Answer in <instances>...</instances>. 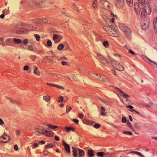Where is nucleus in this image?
I'll return each mask as SVG.
<instances>
[{
	"label": "nucleus",
	"mask_w": 157,
	"mask_h": 157,
	"mask_svg": "<svg viewBox=\"0 0 157 157\" xmlns=\"http://www.w3.org/2000/svg\"><path fill=\"white\" fill-rule=\"evenodd\" d=\"M138 1L139 3L144 6V8H140L138 4L137 3L135 6V11L137 15H138L140 14L142 18H144L145 17V14L149 15L151 13V0H138Z\"/></svg>",
	"instance_id": "nucleus-1"
},
{
	"label": "nucleus",
	"mask_w": 157,
	"mask_h": 157,
	"mask_svg": "<svg viewBox=\"0 0 157 157\" xmlns=\"http://www.w3.org/2000/svg\"><path fill=\"white\" fill-rule=\"evenodd\" d=\"M36 26H37V24L36 23L35 20L34 23L30 25L26 24H23L21 23L15 25L12 27V30L17 34H25L27 33L29 31L27 28H29L30 30H33V29H34Z\"/></svg>",
	"instance_id": "nucleus-2"
},
{
	"label": "nucleus",
	"mask_w": 157,
	"mask_h": 157,
	"mask_svg": "<svg viewBox=\"0 0 157 157\" xmlns=\"http://www.w3.org/2000/svg\"><path fill=\"white\" fill-rule=\"evenodd\" d=\"M96 58L100 62L106 66H109L111 64L117 70L123 71L124 69L122 62L119 63L118 61L114 60H112L110 59L107 60L101 55L99 54L97 55Z\"/></svg>",
	"instance_id": "nucleus-3"
},
{
	"label": "nucleus",
	"mask_w": 157,
	"mask_h": 157,
	"mask_svg": "<svg viewBox=\"0 0 157 157\" xmlns=\"http://www.w3.org/2000/svg\"><path fill=\"white\" fill-rule=\"evenodd\" d=\"M114 18H107L106 20V21L107 23V25L109 28H111L110 29H109V31L110 30V32H111L113 34L115 35V30H117V27L115 24Z\"/></svg>",
	"instance_id": "nucleus-4"
},
{
	"label": "nucleus",
	"mask_w": 157,
	"mask_h": 157,
	"mask_svg": "<svg viewBox=\"0 0 157 157\" xmlns=\"http://www.w3.org/2000/svg\"><path fill=\"white\" fill-rule=\"evenodd\" d=\"M119 26L121 29L123 31L128 38L129 39L131 36V30L125 25L120 23Z\"/></svg>",
	"instance_id": "nucleus-5"
},
{
	"label": "nucleus",
	"mask_w": 157,
	"mask_h": 157,
	"mask_svg": "<svg viewBox=\"0 0 157 157\" xmlns=\"http://www.w3.org/2000/svg\"><path fill=\"white\" fill-rule=\"evenodd\" d=\"M119 26L121 29L123 31L128 38L129 39L131 36V30L125 25L120 23Z\"/></svg>",
	"instance_id": "nucleus-6"
},
{
	"label": "nucleus",
	"mask_w": 157,
	"mask_h": 157,
	"mask_svg": "<svg viewBox=\"0 0 157 157\" xmlns=\"http://www.w3.org/2000/svg\"><path fill=\"white\" fill-rule=\"evenodd\" d=\"M100 3L102 5V7L105 9L110 11L112 8V5L108 1H105L104 0H101L100 1Z\"/></svg>",
	"instance_id": "nucleus-7"
},
{
	"label": "nucleus",
	"mask_w": 157,
	"mask_h": 157,
	"mask_svg": "<svg viewBox=\"0 0 157 157\" xmlns=\"http://www.w3.org/2000/svg\"><path fill=\"white\" fill-rule=\"evenodd\" d=\"M35 130L36 132L49 136V131L48 130L43 128L41 127L36 128Z\"/></svg>",
	"instance_id": "nucleus-8"
},
{
	"label": "nucleus",
	"mask_w": 157,
	"mask_h": 157,
	"mask_svg": "<svg viewBox=\"0 0 157 157\" xmlns=\"http://www.w3.org/2000/svg\"><path fill=\"white\" fill-rule=\"evenodd\" d=\"M28 40L25 39L24 40L22 41L20 39L14 38L13 39V42L15 44H19L23 43L21 45V47H23L24 45H26L28 42Z\"/></svg>",
	"instance_id": "nucleus-9"
},
{
	"label": "nucleus",
	"mask_w": 157,
	"mask_h": 157,
	"mask_svg": "<svg viewBox=\"0 0 157 157\" xmlns=\"http://www.w3.org/2000/svg\"><path fill=\"white\" fill-rule=\"evenodd\" d=\"M35 22L37 24V26L34 27V29H33V30L35 31H41L43 29V27L42 24L41 23H37L36 22V19H35Z\"/></svg>",
	"instance_id": "nucleus-10"
},
{
	"label": "nucleus",
	"mask_w": 157,
	"mask_h": 157,
	"mask_svg": "<svg viewBox=\"0 0 157 157\" xmlns=\"http://www.w3.org/2000/svg\"><path fill=\"white\" fill-rule=\"evenodd\" d=\"M48 21V20L46 18L43 17L36 19V22L37 23H41L42 24H43L44 23L47 22Z\"/></svg>",
	"instance_id": "nucleus-11"
},
{
	"label": "nucleus",
	"mask_w": 157,
	"mask_h": 157,
	"mask_svg": "<svg viewBox=\"0 0 157 157\" xmlns=\"http://www.w3.org/2000/svg\"><path fill=\"white\" fill-rule=\"evenodd\" d=\"M114 2L117 7L122 6L123 4V0H114Z\"/></svg>",
	"instance_id": "nucleus-12"
},
{
	"label": "nucleus",
	"mask_w": 157,
	"mask_h": 157,
	"mask_svg": "<svg viewBox=\"0 0 157 157\" xmlns=\"http://www.w3.org/2000/svg\"><path fill=\"white\" fill-rule=\"evenodd\" d=\"M115 89L119 92H120L121 93V95L123 96L125 98H128L130 97V96L126 94L122 90H121L119 88L117 87H115Z\"/></svg>",
	"instance_id": "nucleus-13"
},
{
	"label": "nucleus",
	"mask_w": 157,
	"mask_h": 157,
	"mask_svg": "<svg viewBox=\"0 0 157 157\" xmlns=\"http://www.w3.org/2000/svg\"><path fill=\"white\" fill-rule=\"evenodd\" d=\"M53 39L57 42L60 41L62 39V37L60 35L55 34L53 36Z\"/></svg>",
	"instance_id": "nucleus-14"
},
{
	"label": "nucleus",
	"mask_w": 157,
	"mask_h": 157,
	"mask_svg": "<svg viewBox=\"0 0 157 157\" xmlns=\"http://www.w3.org/2000/svg\"><path fill=\"white\" fill-rule=\"evenodd\" d=\"M63 145L66 151L69 153H70V147L69 145L67 144H66L64 140L63 141Z\"/></svg>",
	"instance_id": "nucleus-15"
},
{
	"label": "nucleus",
	"mask_w": 157,
	"mask_h": 157,
	"mask_svg": "<svg viewBox=\"0 0 157 157\" xmlns=\"http://www.w3.org/2000/svg\"><path fill=\"white\" fill-rule=\"evenodd\" d=\"M72 149H73L72 152L73 153L74 156L75 157H77L78 155V148H75L74 147H72Z\"/></svg>",
	"instance_id": "nucleus-16"
},
{
	"label": "nucleus",
	"mask_w": 157,
	"mask_h": 157,
	"mask_svg": "<svg viewBox=\"0 0 157 157\" xmlns=\"http://www.w3.org/2000/svg\"><path fill=\"white\" fill-rule=\"evenodd\" d=\"M153 25L155 31L157 34V18H154V19Z\"/></svg>",
	"instance_id": "nucleus-17"
},
{
	"label": "nucleus",
	"mask_w": 157,
	"mask_h": 157,
	"mask_svg": "<svg viewBox=\"0 0 157 157\" xmlns=\"http://www.w3.org/2000/svg\"><path fill=\"white\" fill-rule=\"evenodd\" d=\"M2 139L5 140V141H7L6 142L9 141L10 140V137L9 136L4 134L2 136Z\"/></svg>",
	"instance_id": "nucleus-18"
},
{
	"label": "nucleus",
	"mask_w": 157,
	"mask_h": 157,
	"mask_svg": "<svg viewBox=\"0 0 157 157\" xmlns=\"http://www.w3.org/2000/svg\"><path fill=\"white\" fill-rule=\"evenodd\" d=\"M83 123L90 125H92L95 122L93 121H90L88 120H83Z\"/></svg>",
	"instance_id": "nucleus-19"
},
{
	"label": "nucleus",
	"mask_w": 157,
	"mask_h": 157,
	"mask_svg": "<svg viewBox=\"0 0 157 157\" xmlns=\"http://www.w3.org/2000/svg\"><path fill=\"white\" fill-rule=\"evenodd\" d=\"M88 154L90 157H92L94 156V151L92 150H88Z\"/></svg>",
	"instance_id": "nucleus-20"
},
{
	"label": "nucleus",
	"mask_w": 157,
	"mask_h": 157,
	"mask_svg": "<svg viewBox=\"0 0 157 157\" xmlns=\"http://www.w3.org/2000/svg\"><path fill=\"white\" fill-rule=\"evenodd\" d=\"M79 154V157H82L84 155L85 152L84 151L78 148Z\"/></svg>",
	"instance_id": "nucleus-21"
},
{
	"label": "nucleus",
	"mask_w": 157,
	"mask_h": 157,
	"mask_svg": "<svg viewBox=\"0 0 157 157\" xmlns=\"http://www.w3.org/2000/svg\"><path fill=\"white\" fill-rule=\"evenodd\" d=\"M101 115L103 116H105L106 115L107 113L106 112H105V109L104 107H103L101 106Z\"/></svg>",
	"instance_id": "nucleus-22"
},
{
	"label": "nucleus",
	"mask_w": 157,
	"mask_h": 157,
	"mask_svg": "<svg viewBox=\"0 0 157 157\" xmlns=\"http://www.w3.org/2000/svg\"><path fill=\"white\" fill-rule=\"evenodd\" d=\"M13 42V39L12 38H8L6 40V42L7 45H9V44L12 43Z\"/></svg>",
	"instance_id": "nucleus-23"
},
{
	"label": "nucleus",
	"mask_w": 157,
	"mask_h": 157,
	"mask_svg": "<svg viewBox=\"0 0 157 157\" xmlns=\"http://www.w3.org/2000/svg\"><path fill=\"white\" fill-rule=\"evenodd\" d=\"M88 74L92 76V77L95 78L100 80V79H99L98 78L99 76L98 75V74H95L94 73L92 74L90 71L88 72Z\"/></svg>",
	"instance_id": "nucleus-24"
},
{
	"label": "nucleus",
	"mask_w": 157,
	"mask_h": 157,
	"mask_svg": "<svg viewBox=\"0 0 157 157\" xmlns=\"http://www.w3.org/2000/svg\"><path fill=\"white\" fill-rule=\"evenodd\" d=\"M130 153H134L136 155H138L141 156V157H144V156L140 152L136 151H131Z\"/></svg>",
	"instance_id": "nucleus-25"
},
{
	"label": "nucleus",
	"mask_w": 157,
	"mask_h": 157,
	"mask_svg": "<svg viewBox=\"0 0 157 157\" xmlns=\"http://www.w3.org/2000/svg\"><path fill=\"white\" fill-rule=\"evenodd\" d=\"M50 86H53L56 87L57 88H59L61 89H62V90H63L64 89V88H63V87L61 86L56 85L55 84H51V83H50Z\"/></svg>",
	"instance_id": "nucleus-26"
},
{
	"label": "nucleus",
	"mask_w": 157,
	"mask_h": 157,
	"mask_svg": "<svg viewBox=\"0 0 157 157\" xmlns=\"http://www.w3.org/2000/svg\"><path fill=\"white\" fill-rule=\"evenodd\" d=\"M126 1L127 4L130 6H132L133 5V0H126Z\"/></svg>",
	"instance_id": "nucleus-27"
},
{
	"label": "nucleus",
	"mask_w": 157,
	"mask_h": 157,
	"mask_svg": "<svg viewBox=\"0 0 157 157\" xmlns=\"http://www.w3.org/2000/svg\"><path fill=\"white\" fill-rule=\"evenodd\" d=\"M38 69V67H35V68L34 70V73L35 74H36L37 75H40V72L39 71H37Z\"/></svg>",
	"instance_id": "nucleus-28"
},
{
	"label": "nucleus",
	"mask_w": 157,
	"mask_h": 157,
	"mask_svg": "<svg viewBox=\"0 0 157 157\" xmlns=\"http://www.w3.org/2000/svg\"><path fill=\"white\" fill-rule=\"evenodd\" d=\"M151 65H153L155 67H157V64L154 62L152 61L151 60H149V62Z\"/></svg>",
	"instance_id": "nucleus-29"
},
{
	"label": "nucleus",
	"mask_w": 157,
	"mask_h": 157,
	"mask_svg": "<svg viewBox=\"0 0 157 157\" xmlns=\"http://www.w3.org/2000/svg\"><path fill=\"white\" fill-rule=\"evenodd\" d=\"M103 45L105 48H107L108 47L109 44L107 40H105L103 42Z\"/></svg>",
	"instance_id": "nucleus-30"
},
{
	"label": "nucleus",
	"mask_w": 157,
	"mask_h": 157,
	"mask_svg": "<svg viewBox=\"0 0 157 157\" xmlns=\"http://www.w3.org/2000/svg\"><path fill=\"white\" fill-rule=\"evenodd\" d=\"M92 6L94 8H95L97 6V0H94L92 3Z\"/></svg>",
	"instance_id": "nucleus-31"
},
{
	"label": "nucleus",
	"mask_w": 157,
	"mask_h": 157,
	"mask_svg": "<svg viewBox=\"0 0 157 157\" xmlns=\"http://www.w3.org/2000/svg\"><path fill=\"white\" fill-rule=\"evenodd\" d=\"M58 128L57 126H54L51 124H50V129H52L55 130H56V129Z\"/></svg>",
	"instance_id": "nucleus-32"
},
{
	"label": "nucleus",
	"mask_w": 157,
	"mask_h": 157,
	"mask_svg": "<svg viewBox=\"0 0 157 157\" xmlns=\"http://www.w3.org/2000/svg\"><path fill=\"white\" fill-rule=\"evenodd\" d=\"M27 47V49L28 50L31 51H32L33 50V46L32 45H28Z\"/></svg>",
	"instance_id": "nucleus-33"
},
{
	"label": "nucleus",
	"mask_w": 157,
	"mask_h": 157,
	"mask_svg": "<svg viewBox=\"0 0 157 157\" xmlns=\"http://www.w3.org/2000/svg\"><path fill=\"white\" fill-rule=\"evenodd\" d=\"M10 11L9 10L5 9L3 10L2 11L3 13L5 15H7L9 13Z\"/></svg>",
	"instance_id": "nucleus-34"
},
{
	"label": "nucleus",
	"mask_w": 157,
	"mask_h": 157,
	"mask_svg": "<svg viewBox=\"0 0 157 157\" xmlns=\"http://www.w3.org/2000/svg\"><path fill=\"white\" fill-rule=\"evenodd\" d=\"M65 129L68 132H69L70 130H71L73 131H74V129L71 127H66L65 128Z\"/></svg>",
	"instance_id": "nucleus-35"
},
{
	"label": "nucleus",
	"mask_w": 157,
	"mask_h": 157,
	"mask_svg": "<svg viewBox=\"0 0 157 157\" xmlns=\"http://www.w3.org/2000/svg\"><path fill=\"white\" fill-rule=\"evenodd\" d=\"M63 44H61L58 45L57 48L59 50H61L63 48Z\"/></svg>",
	"instance_id": "nucleus-36"
},
{
	"label": "nucleus",
	"mask_w": 157,
	"mask_h": 157,
	"mask_svg": "<svg viewBox=\"0 0 157 157\" xmlns=\"http://www.w3.org/2000/svg\"><path fill=\"white\" fill-rule=\"evenodd\" d=\"M34 36L37 41H39L40 40V36L38 34H35Z\"/></svg>",
	"instance_id": "nucleus-37"
},
{
	"label": "nucleus",
	"mask_w": 157,
	"mask_h": 157,
	"mask_svg": "<svg viewBox=\"0 0 157 157\" xmlns=\"http://www.w3.org/2000/svg\"><path fill=\"white\" fill-rule=\"evenodd\" d=\"M104 153H105L104 152H98L97 154L98 156L103 157L104 156Z\"/></svg>",
	"instance_id": "nucleus-38"
},
{
	"label": "nucleus",
	"mask_w": 157,
	"mask_h": 157,
	"mask_svg": "<svg viewBox=\"0 0 157 157\" xmlns=\"http://www.w3.org/2000/svg\"><path fill=\"white\" fill-rule=\"evenodd\" d=\"M122 133L123 134L129 135H132V132L129 131H124Z\"/></svg>",
	"instance_id": "nucleus-39"
},
{
	"label": "nucleus",
	"mask_w": 157,
	"mask_h": 157,
	"mask_svg": "<svg viewBox=\"0 0 157 157\" xmlns=\"http://www.w3.org/2000/svg\"><path fill=\"white\" fill-rule=\"evenodd\" d=\"M142 58L146 61L148 62V61L149 62V60H151L150 59H148L147 57H146L145 56L143 55L142 56Z\"/></svg>",
	"instance_id": "nucleus-40"
},
{
	"label": "nucleus",
	"mask_w": 157,
	"mask_h": 157,
	"mask_svg": "<svg viewBox=\"0 0 157 157\" xmlns=\"http://www.w3.org/2000/svg\"><path fill=\"white\" fill-rule=\"evenodd\" d=\"M153 104V103L152 102H149L148 103L146 104V106L147 107H149L151 106Z\"/></svg>",
	"instance_id": "nucleus-41"
},
{
	"label": "nucleus",
	"mask_w": 157,
	"mask_h": 157,
	"mask_svg": "<svg viewBox=\"0 0 157 157\" xmlns=\"http://www.w3.org/2000/svg\"><path fill=\"white\" fill-rule=\"evenodd\" d=\"M6 98L7 99L9 100V101L13 103V104H16L17 103V102L16 101H14L12 99H11L10 98H8V97H6Z\"/></svg>",
	"instance_id": "nucleus-42"
},
{
	"label": "nucleus",
	"mask_w": 157,
	"mask_h": 157,
	"mask_svg": "<svg viewBox=\"0 0 157 157\" xmlns=\"http://www.w3.org/2000/svg\"><path fill=\"white\" fill-rule=\"evenodd\" d=\"M127 124L129 128L132 129H133V128L131 125L130 122L128 121L127 122Z\"/></svg>",
	"instance_id": "nucleus-43"
},
{
	"label": "nucleus",
	"mask_w": 157,
	"mask_h": 157,
	"mask_svg": "<svg viewBox=\"0 0 157 157\" xmlns=\"http://www.w3.org/2000/svg\"><path fill=\"white\" fill-rule=\"evenodd\" d=\"M104 78H102V79L101 81L103 82H107L108 81V80L107 79V77L106 75H104Z\"/></svg>",
	"instance_id": "nucleus-44"
},
{
	"label": "nucleus",
	"mask_w": 157,
	"mask_h": 157,
	"mask_svg": "<svg viewBox=\"0 0 157 157\" xmlns=\"http://www.w3.org/2000/svg\"><path fill=\"white\" fill-rule=\"evenodd\" d=\"M71 77L73 79L74 81L76 80L77 79L75 75L73 74H71Z\"/></svg>",
	"instance_id": "nucleus-45"
},
{
	"label": "nucleus",
	"mask_w": 157,
	"mask_h": 157,
	"mask_svg": "<svg viewBox=\"0 0 157 157\" xmlns=\"http://www.w3.org/2000/svg\"><path fill=\"white\" fill-rule=\"evenodd\" d=\"M44 99L46 101H48L49 100V97L48 96H44Z\"/></svg>",
	"instance_id": "nucleus-46"
},
{
	"label": "nucleus",
	"mask_w": 157,
	"mask_h": 157,
	"mask_svg": "<svg viewBox=\"0 0 157 157\" xmlns=\"http://www.w3.org/2000/svg\"><path fill=\"white\" fill-rule=\"evenodd\" d=\"M122 121L123 123H126V118L125 117H123L122 118Z\"/></svg>",
	"instance_id": "nucleus-47"
},
{
	"label": "nucleus",
	"mask_w": 157,
	"mask_h": 157,
	"mask_svg": "<svg viewBox=\"0 0 157 157\" xmlns=\"http://www.w3.org/2000/svg\"><path fill=\"white\" fill-rule=\"evenodd\" d=\"M33 2L35 4H39L40 3V0H33Z\"/></svg>",
	"instance_id": "nucleus-48"
},
{
	"label": "nucleus",
	"mask_w": 157,
	"mask_h": 157,
	"mask_svg": "<svg viewBox=\"0 0 157 157\" xmlns=\"http://www.w3.org/2000/svg\"><path fill=\"white\" fill-rule=\"evenodd\" d=\"M71 110V108L67 106L66 108V111L67 113L69 112Z\"/></svg>",
	"instance_id": "nucleus-49"
},
{
	"label": "nucleus",
	"mask_w": 157,
	"mask_h": 157,
	"mask_svg": "<svg viewBox=\"0 0 157 157\" xmlns=\"http://www.w3.org/2000/svg\"><path fill=\"white\" fill-rule=\"evenodd\" d=\"M100 127V125L98 123L95 124L94 126V127L96 128H98Z\"/></svg>",
	"instance_id": "nucleus-50"
},
{
	"label": "nucleus",
	"mask_w": 157,
	"mask_h": 157,
	"mask_svg": "<svg viewBox=\"0 0 157 157\" xmlns=\"http://www.w3.org/2000/svg\"><path fill=\"white\" fill-rule=\"evenodd\" d=\"M76 124H78V120L76 119H73L72 120Z\"/></svg>",
	"instance_id": "nucleus-51"
},
{
	"label": "nucleus",
	"mask_w": 157,
	"mask_h": 157,
	"mask_svg": "<svg viewBox=\"0 0 157 157\" xmlns=\"http://www.w3.org/2000/svg\"><path fill=\"white\" fill-rule=\"evenodd\" d=\"M2 137H0V143H6L7 141H4L2 140Z\"/></svg>",
	"instance_id": "nucleus-52"
},
{
	"label": "nucleus",
	"mask_w": 157,
	"mask_h": 157,
	"mask_svg": "<svg viewBox=\"0 0 157 157\" xmlns=\"http://www.w3.org/2000/svg\"><path fill=\"white\" fill-rule=\"evenodd\" d=\"M134 127H135V128L137 129H139V125H138V124H137V123H136L134 125Z\"/></svg>",
	"instance_id": "nucleus-53"
},
{
	"label": "nucleus",
	"mask_w": 157,
	"mask_h": 157,
	"mask_svg": "<svg viewBox=\"0 0 157 157\" xmlns=\"http://www.w3.org/2000/svg\"><path fill=\"white\" fill-rule=\"evenodd\" d=\"M110 14L112 17H113L116 18H117V17L116 15H115L113 13L111 12L110 13Z\"/></svg>",
	"instance_id": "nucleus-54"
},
{
	"label": "nucleus",
	"mask_w": 157,
	"mask_h": 157,
	"mask_svg": "<svg viewBox=\"0 0 157 157\" xmlns=\"http://www.w3.org/2000/svg\"><path fill=\"white\" fill-rule=\"evenodd\" d=\"M63 98L62 96H60L59 99L58 101L59 102L62 101L63 100Z\"/></svg>",
	"instance_id": "nucleus-55"
},
{
	"label": "nucleus",
	"mask_w": 157,
	"mask_h": 157,
	"mask_svg": "<svg viewBox=\"0 0 157 157\" xmlns=\"http://www.w3.org/2000/svg\"><path fill=\"white\" fill-rule=\"evenodd\" d=\"M49 153V152L48 151L46 150L44 151L43 154L45 155H48Z\"/></svg>",
	"instance_id": "nucleus-56"
},
{
	"label": "nucleus",
	"mask_w": 157,
	"mask_h": 157,
	"mask_svg": "<svg viewBox=\"0 0 157 157\" xmlns=\"http://www.w3.org/2000/svg\"><path fill=\"white\" fill-rule=\"evenodd\" d=\"M38 144H37L36 143H34L33 144V148H35V147H37L38 146Z\"/></svg>",
	"instance_id": "nucleus-57"
},
{
	"label": "nucleus",
	"mask_w": 157,
	"mask_h": 157,
	"mask_svg": "<svg viewBox=\"0 0 157 157\" xmlns=\"http://www.w3.org/2000/svg\"><path fill=\"white\" fill-rule=\"evenodd\" d=\"M14 149L17 151L18 149V147L17 145H15L14 147Z\"/></svg>",
	"instance_id": "nucleus-58"
},
{
	"label": "nucleus",
	"mask_w": 157,
	"mask_h": 157,
	"mask_svg": "<svg viewBox=\"0 0 157 157\" xmlns=\"http://www.w3.org/2000/svg\"><path fill=\"white\" fill-rule=\"evenodd\" d=\"M29 68L28 66H25L24 67V70H27L29 69Z\"/></svg>",
	"instance_id": "nucleus-59"
},
{
	"label": "nucleus",
	"mask_w": 157,
	"mask_h": 157,
	"mask_svg": "<svg viewBox=\"0 0 157 157\" xmlns=\"http://www.w3.org/2000/svg\"><path fill=\"white\" fill-rule=\"evenodd\" d=\"M45 143V142L44 141V140H42L41 141H40L39 143H38V144H44Z\"/></svg>",
	"instance_id": "nucleus-60"
},
{
	"label": "nucleus",
	"mask_w": 157,
	"mask_h": 157,
	"mask_svg": "<svg viewBox=\"0 0 157 157\" xmlns=\"http://www.w3.org/2000/svg\"><path fill=\"white\" fill-rule=\"evenodd\" d=\"M61 63L63 65H67V62H64V61H62L61 62Z\"/></svg>",
	"instance_id": "nucleus-61"
},
{
	"label": "nucleus",
	"mask_w": 157,
	"mask_h": 157,
	"mask_svg": "<svg viewBox=\"0 0 157 157\" xmlns=\"http://www.w3.org/2000/svg\"><path fill=\"white\" fill-rule=\"evenodd\" d=\"M54 134V133L52 131L50 130V136H52Z\"/></svg>",
	"instance_id": "nucleus-62"
},
{
	"label": "nucleus",
	"mask_w": 157,
	"mask_h": 157,
	"mask_svg": "<svg viewBox=\"0 0 157 157\" xmlns=\"http://www.w3.org/2000/svg\"><path fill=\"white\" fill-rule=\"evenodd\" d=\"M128 52L132 55H134L135 54L134 52L131 50H129Z\"/></svg>",
	"instance_id": "nucleus-63"
},
{
	"label": "nucleus",
	"mask_w": 157,
	"mask_h": 157,
	"mask_svg": "<svg viewBox=\"0 0 157 157\" xmlns=\"http://www.w3.org/2000/svg\"><path fill=\"white\" fill-rule=\"evenodd\" d=\"M55 139L57 140V141H59V138L57 136H55Z\"/></svg>",
	"instance_id": "nucleus-64"
}]
</instances>
